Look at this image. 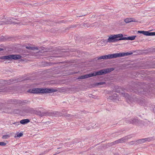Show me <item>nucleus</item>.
Segmentation results:
<instances>
[{
    "label": "nucleus",
    "instance_id": "obj_19",
    "mask_svg": "<svg viewBox=\"0 0 155 155\" xmlns=\"http://www.w3.org/2000/svg\"><path fill=\"white\" fill-rule=\"evenodd\" d=\"M26 48L27 49H31V50H34V49L38 50V48L37 47H33L27 46L26 47Z\"/></svg>",
    "mask_w": 155,
    "mask_h": 155
},
{
    "label": "nucleus",
    "instance_id": "obj_3",
    "mask_svg": "<svg viewBox=\"0 0 155 155\" xmlns=\"http://www.w3.org/2000/svg\"><path fill=\"white\" fill-rule=\"evenodd\" d=\"M114 70L113 68H110L105 69L101 70L98 71L94 72L93 73H91V77L97 75L105 74L107 73L111 72Z\"/></svg>",
    "mask_w": 155,
    "mask_h": 155
},
{
    "label": "nucleus",
    "instance_id": "obj_25",
    "mask_svg": "<svg viewBox=\"0 0 155 155\" xmlns=\"http://www.w3.org/2000/svg\"><path fill=\"white\" fill-rule=\"evenodd\" d=\"M9 137V136L8 135H4L2 137V138L3 139H6L8 137Z\"/></svg>",
    "mask_w": 155,
    "mask_h": 155
},
{
    "label": "nucleus",
    "instance_id": "obj_21",
    "mask_svg": "<svg viewBox=\"0 0 155 155\" xmlns=\"http://www.w3.org/2000/svg\"><path fill=\"white\" fill-rule=\"evenodd\" d=\"M147 31H139L138 32L140 33L143 34L144 35H147Z\"/></svg>",
    "mask_w": 155,
    "mask_h": 155
},
{
    "label": "nucleus",
    "instance_id": "obj_31",
    "mask_svg": "<svg viewBox=\"0 0 155 155\" xmlns=\"http://www.w3.org/2000/svg\"><path fill=\"white\" fill-rule=\"evenodd\" d=\"M3 48H0V51H3Z\"/></svg>",
    "mask_w": 155,
    "mask_h": 155
},
{
    "label": "nucleus",
    "instance_id": "obj_20",
    "mask_svg": "<svg viewBox=\"0 0 155 155\" xmlns=\"http://www.w3.org/2000/svg\"><path fill=\"white\" fill-rule=\"evenodd\" d=\"M155 35V32H149L147 31V36Z\"/></svg>",
    "mask_w": 155,
    "mask_h": 155
},
{
    "label": "nucleus",
    "instance_id": "obj_33",
    "mask_svg": "<svg viewBox=\"0 0 155 155\" xmlns=\"http://www.w3.org/2000/svg\"><path fill=\"white\" fill-rule=\"evenodd\" d=\"M78 143L80 144V142H78Z\"/></svg>",
    "mask_w": 155,
    "mask_h": 155
},
{
    "label": "nucleus",
    "instance_id": "obj_18",
    "mask_svg": "<svg viewBox=\"0 0 155 155\" xmlns=\"http://www.w3.org/2000/svg\"><path fill=\"white\" fill-rule=\"evenodd\" d=\"M114 35L116 39H117V38H123V34H119L117 35Z\"/></svg>",
    "mask_w": 155,
    "mask_h": 155
},
{
    "label": "nucleus",
    "instance_id": "obj_32",
    "mask_svg": "<svg viewBox=\"0 0 155 155\" xmlns=\"http://www.w3.org/2000/svg\"><path fill=\"white\" fill-rule=\"evenodd\" d=\"M8 84H11V83H8Z\"/></svg>",
    "mask_w": 155,
    "mask_h": 155
},
{
    "label": "nucleus",
    "instance_id": "obj_7",
    "mask_svg": "<svg viewBox=\"0 0 155 155\" xmlns=\"http://www.w3.org/2000/svg\"><path fill=\"white\" fill-rule=\"evenodd\" d=\"M16 20L15 19H14L13 18H9V19H8L7 20H6L5 21H2L1 24L2 25L9 24L12 23H13L15 24H19V23H17V22L15 21Z\"/></svg>",
    "mask_w": 155,
    "mask_h": 155
},
{
    "label": "nucleus",
    "instance_id": "obj_24",
    "mask_svg": "<svg viewBox=\"0 0 155 155\" xmlns=\"http://www.w3.org/2000/svg\"><path fill=\"white\" fill-rule=\"evenodd\" d=\"M17 137H21L23 135V134L21 133H20L18 134H17ZM16 136H15V137H16Z\"/></svg>",
    "mask_w": 155,
    "mask_h": 155
},
{
    "label": "nucleus",
    "instance_id": "obj_23",
    "mask_svg": "<svg viewBox=\"0 0 155 155\" xmlns=\"http://www.w3.org/2000/svg\"><path fill=\"white\" fill-rule=\"evenodd\" d=\"M124 138H122L118 140V141H119V143H121L124 142Z\"/></svg>",
    "mask_w": 155,
    "mask_h": 155
},
{
    "label": "nucleus",
    "instance_id": "obj_12",
    "mask_svg": "<svg viewBox=\"0 0 155 155\" xmlns=\"http://www.w3.org/2000/svg\"><path fill=\"white\" fill-rule=\"evenodd\" d=\"M30 122L29 120L28 119H23L20 120V122L21 124H25Z\"/></svg>",
    "mask_w": 155,
    "mask_h": 155
},
{
    "label": "nucleus",
    "instance_id": "obj_29",
    "mask_svg": "<svg viewBox=\"0 0 155 155\" xmlns=\"http://www.w3.org/2000/svg\"><path fill=\"white\" fill-rule=\"evenodd\" d=\"M13 124H15V125H20V124H19V123L18 122H15V123H13Z\"/></svg>",
    "mask_w": 155,
    "mask_h": 155
},
{
    "label": "nucleus",
    "instance_id": "obj_6",
    "mask_svg": "<svg viewBox=\"0 0 155 155\" xmlns=\"http://www.w3.org/2000/svg\"><path fill=\"white\" fill-rule=\"evenodd\" d=\"M122 40V38L118 39H116L114 35H112L109 37V38L107 39V42H117L119 41Z\"/></svg>",
    "mask_w": 155,
    "mask_h": 155
},
{
    "label": "nucleus",
    "instance_id": "obj_22",
    "mask_svg": "<svg viewBox=\"0 0 155 155\" xmlns=\"http://www.w3.org/2000/svg\"><path fill=\"white\" fill-rule=\"evenodd\" d=\"M105 82H100L99 83H96L95 84V85H103L104 84H105Z\"/></svg>",
    "mask_w": 155,
    "mask_h": 155
},
{
    "label": "nucleus",
    "instance_id": "obj_2",
    "mask_svg": "<svg viewBox=\"0 0 155 155\" xmlns=\"http://www.w3.org/2000/svg\"><path fill=\"white\" fill-rule=\"evenodd\" d=\"M56 90L51 88H35L32 90H30L28 91L30 93L33 94H44L46 93H51L56 92Z\"/></svg>",
    "mask_w": 155,
    "mask_h": 155
},
{
    "label": "nucleus",
    "instance_id": "obj_13",
    "mask_svg": "<svg viewBox=\"0 0 155 155\" xmlns=\"http://www.w3.org/2000/svg\"><path fill=\"white\" fill-rule=\"evenodd\" d=\"M149 138H144V139H141L139 140H138V143H143L145 141H148L149 140Z\"/></svg>",
    "mask_w": 155,
    "mask_h": 155
},
{
    "label": "nucleus",
    "instance_id": "obj_30",
    "mask_svg": "<svg viewBox=\"0 0 155 155\" xmlns=\"http://www.w3.org/2000/svg\"><path fill=\"white\" fill-rule=\"evenodd\" d=\"M127 91H134V90L133 89H127Z\"/></svg>",
    "mask_w": 155,
    "mask_h": 155
},
{
    "label": "nucleus",
    "instance_id": "obj_27",
    "mask_svg": "<svg viewBox=\"0 0 155 155\" xmlns=\"http://www.w3.org/2000/svg\"><path fill=\"white\" fill-rule=\"evenodd\" d=\"M6 145V143L4 142H0V146H4Z\"/></svg>",
    "mask_w": 155,
    "mask_h": 155
},
{
    "label": "nucleus",
    "instance_id": "obj_11",
    "mask_svg": "<svg viewBox=\"0 0 155 155\" xmlns=\"http://www.w3.org/2000/svg\"><path fill=\"white\" fill-rule=\"evenodd\" d=\"M138 122V120L136 119H133L130 120L128 123L130 124H136Z\"/></svg>",
    "mask_w": 155,
    "mask_h": 155
},
{
    "label": "nucleus",
    "instance_id": "obj_10",
    "mask_svg": "<svg viewBox=\"0 0 155 155\" xmlns=\"http://www.w3.org/2000/svg\"><path fill=\"white\" fill-rule=\"evenodd\" d=\"M136 36L134 35L131 36H129L127 37H123L122 38V40H133L135 39Z\"/></svg>",
    "mask_w": 155,
    "mask_h": 155
},
{
    "label": "nucleus",
    "instance_id": "obj_16",
    "mask_svg": "<svg viewBox=\"0 0 155 155\" xmlns=\"http://www.w3.org/2000/svg\"><path fill=\"white\" fill-rule=\"evenodd\" d=\"M125 89L122 88H118L117 90V92L118 93H121L124 92V90H125Z\"/></svg>",
    "mask_w": 155,
    "mask_h": 155
},
{
    "label": "nucleus",
    "instance_id": "obj_5",
    "mask_svg": "<svg viewBox=\"0 0 155 155\" xmlns=\"http://www.w3.org/2000/svg\"><path fill=\"white\" fill-rule=\"evenodd\" d=\"M8 105L5 103L4 104L2 103H0V109L2 110V111L6 113H9L10 112V110H11V108L7 106Z\"/></svg>",
    "mask_w": 155,
    "mask_h": 155
},
{
    "label": "nucleus",
    "instance_id": "obj_26",
    "mask_svg": "<svg viewBox=\"0 0 155 155\" xmlns=\"http://www.w3.org/2000/svg\"><path fill=\"white\" fill-rule=\"evenodd\" d=\"M64 116L65 117H71L72 116V115H71L70 114H66L64 115Z\"/></svg>",
    "mask_w": 155,
    "mask_h": 155
},
{
    "label": "nucleus",
    "instance_id": "obj_28",
    "mask_svg": "<svg viewBox=\"0 0 155 155\" xmlns=\"http://www.w3.org/2000/svg\"><path fill=\"white\" fill-rule=\"evenodd\" d=\"M112 143H113V144H117L119 143V141H118V140H117L115 141H114V142H113Z\"/></svg>",
    "mask_w": 155,
    "mask_h": 155
},
{
    "label": "nucleus",
    "instance_id": "obj_17",
    "mask_svg": "<svg viewBox=\"0 0 155 155\" xmlns=\"http://www.w3.org/2000/svg\"><path fill=\"white\" fill-rule=\"evenodd\" d=\"M121 95L125 97L126 98H129V94L127 93H125L124 92L123 93H121Z\"/></svg>",
    "mask_w": 155,
    "mask_h": 155
},
{
    "label": "nucleus",
    "instance_id": "obj_8",
    "mask_svg": "<svg viewBox=\"0 0 155 155\" xmlns=\"http://www.w3.org/2000/svg\"><path fill=\"white\" fill-rule=\"evenodd\" d=\"M18 102V101H16V100L10 99L5 102V103L8 105L10 104H15L17 103Z\"/></svg>",
    "mask_w": 155,
    "mask_h": 155
},
{
    "label": "nucleus",
    "instance_id": "obj_14",
    "mask_svg": "<svg viewBox=\"0 0 155 155\" xmlns=\"http://www.w3.org/2000/svg\"><path fill=\"white\" fill-rule=\"evenodd\" d=\"M117 95L116 94H113V95H112L110 97H109V99H110L111 100H114L115 99H116L117 98Z\"/></svg>",
    "mask_w": 155,
    "mask_h": 155
},
{
    "label": "nucleus",
    "instance_id": "obj_1",
    "mask_svg": "<svg viewBox=\"0 0 155 155\" xmlns=\"http://www.w3.org/2000/svg\"><path fill=\"white\" fill-rule=\"evenodd\" d=\"M132 54V52L116 53L115 54H109L107 55H105L101 56L99 57L97 59L101 60L102 59H112L118 57H120L127 56L128 55Z\"/></svg>",
    "mask_w": 155,
    "mask_h": 155
},
{
    "label": "nucleus",
    "instance_id": "obj_9",
    "mask_svg": "<svg viewBox=\"0 0 155 155\" xmlns=\"http://www.w3.org/2000/svg\"><path fill=\"white\" fill-rule=\"evenodd\" d=\"M91 77V73L87 74L81 76L80 77H79L78 78V79H84L88 78Z\"/></svg>",
    "mask_w": 155,
    "mask_h": 155
},
{
    "label": "nucleus",
    "instance_id": "obj_15",
    "mask_svg": "<svg viewBox=\"0 0 155 155\" xmlns=\"http://www.w3.org/2000/svg\"><path fill=\"white\" fill-rule=\"evenodd\" d=\"M133 19L130 18H127L125 19L124 20V21L126 23H128L134 21L133 20Z\"/></svg>",
    "mask_w": 155,
    "mask_h": 155
},
{
    "label": "nucleus",
    "instance_id": "obj_4",
    "mask_svg": "<svg viewBox=\"0 0 155 155\" xmlns=\"http://www.w3.org/2000/svg\"><path fill=\"white\" fill-rule=\"evenodd\" d=\"M21 58V56L20 55H10L1 57L0 59L4 60L19 59Z\"/></svg>",
    "mask_w": 155,
    "mask_h": 155
}]
</instances>
